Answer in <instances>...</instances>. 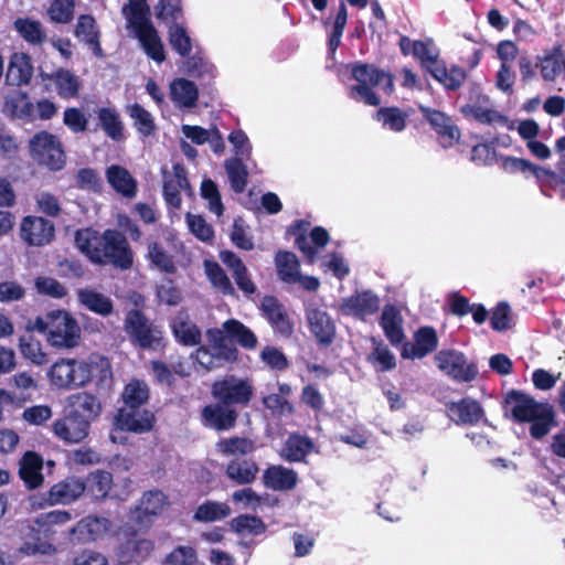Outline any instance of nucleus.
Returning a JSON list of instances; mask_svg holds the SVG:
<instances>
[{"instance_id": "obj_56", "label": "nucleus", "mask_w": 565, "mask_h": 565, "mask_svg": "<svg viewBox=\"0 0 565 565\" xmlns=\"http://www.w3.org/2000/svg\"><path fill=\"white\" fill-rule=\"evenodd\" d=\"M206 275L216 289L225 296H233L235 289L223 268L216 262H206Z\"/></svg>"}, {"instance_id": "obj_51", "label": "nucleus", "mask_w": 565, "mask_h": 565, "mask_svg": "<svg viewBox=\"0 0 565 565\" xmlns=\"http://www.w3.org/2000/svg\"><path fill=\"white\" fill-rule=\"evenodd\" d=\"M374 348L369 354L367 361L375 367L377 372H388L396 367L395 355L382 342L373 339Z\"/></svg>"}, {"instance_id": "obj_52", "label": "nucleus", "mask_w": 565, "mask_h": 565, "mask_svg": "<svg viewBox=\"0 0 565 565\" xmlns=\"http://www.w3.org/2000/svg\"><path fill=\"white\" fill-rule=\"evenodd\" d=\"M172 333L179 343L185 347H195L201 343V330L195 323L179 321L173 324Z\"/></svg>"}, {"instance_id": "obj_61", "label": "nucleus", "mask_w": 565, "mask_h": 565, "mask_svg": "<svg viewBox=\"0 0 565 565\" xmlns=\"http://www.w3.org/2000/svg\"><path fill=\"white\" fill-rule=\"evenodd\" d=\"M201 195L209 202V210L221 216L224 213L221 194L216 183L211 179H204L201 183Z\"/></svg>"}, {"instance_id": "obj_28", "label": "nucleus", "mask_w": 565, "mask_h": 565, "mask_svg": "<svg viewBox=\"0 0 565 565\" xmlns=\"http://www.w3.org/2000/svg\"><path fill=\"white\" fill-rule=\"evenodd\" d=\"M298 473L282 465H271L264 470L263 483L273 491H290L298 484Z\"/></svg>"}, {"instance_id": "obj_41", "label": "nucleus", "mask_w": 565, "mask_h": 565, "mask_svg": "<svg viewBox=\"0 0 565 565\" xmlns=\"http://www.w3.org/2000/svg\"><path fill=\"white\" fill-rule=\"evenodd\" d=\"M222 327L233 343H237L247 350H253L256 348L257 337L239 320L228 319L223 323Z\"/></svg>"}, {"instance_id": "obj_9", "label": "nucleus", "mask_w": 565, "mask_h": 565, "mask_svg": "<svg viewBox=\"0 0 565 565\" xmlns=\"http://www.w3.org/2000/svg\"><path fill=\"white\" fill-rule=\"evenodd\" d=\"M51 384L60 390H74L87 385L93 377L92 364L76 359H60L47 371Z\"/></svg>"}, {"instance_id": "obj_29", "label": "nucleus", "mask_w": 565, "mask_h": 565, "mask_svg": "<svg viewBox=\"0 0 565 565\" xmlns=\"http://www.w3.org/2000/svg\"><path fill=\"white\" fill-rule=\"evenodd\" d=\"M74 35L86 44L96 57H103L104 52L100 45V32L96 20L92 14H81L74 29Z\"/></svg>"}, {"instance_id": "obj_4", "label": "nucleus", "mask_w": 565, "mask_h": 565, "mask_svg": "<svg viewBox=\"0 0 565 565\" xmlns=\"http://www.w3.org/2000/svg\"><path fill=\"white\" fill-rule=\"evenodd\" d=\"M351 78L356 84L349 86L348 96L366 106L379 107L382 103L375 87H381L387 96L395 90L394 75L371 63L355 62L351 64Z\"/></svg>"}, {"instance_id": "obj_20", "label": "nucleus", "mask_w": 565, "mask_h": 565, "mask_svg": "<svg viewBox=\"0 0 565 565\" xmlns=\"http://www.w3.org/2000/svg\"><path fill=\"white\" fill-rule=\"evenodd\" d=\"M90 426L87 420L65 408L63 417L54 422L53 431L65 443L77 444L89 435Z\"/></svg>"}, {"instance_id": "obj_26", "label": "nucleus", "mask_w": 565, "mask_h": 565, "mask_svg": "<svg viewBox=\"0 0 565 565\" xmlns=\"http://www.w3.org/2000/svg\"><path fill=\"white\" fill-rule=\"evenodd\" d=\"M66 409H70L92 425L100 416L103 406L93 393L78 392L67 397Z\"/></svg>"}, {"instance_id": "obj_2", "label": "nucleus", "mask_w": 565, "mask_h": 565, "mask_svg": "<svg viewBox=\"0 0 565 565\" xmlns=\"http://www.w3.org/2000/svg\"><path fill=\"white\" fill-rule=\"evenodd\" d=\"M74 238L76 247L93 264L111 265L120 270H129L134 266V250L118 230L107 228L99 233L92 227L79 228Z\"/></svg>"}, {"instance_id": "obj_48", "label": "nucleus", "mask_w": 565, "mask_h": 565, "mask_svg": "<svg viewBox=\"0 0 565 565\" xmlns=\"http://www.w3.org/2000/svg\"><path fill=\"white\" fill-rule=\"evenodd\" d=\"M12 117L19 119H29L33 116L34 106L26 92L15 90L11 93L4 104Z\"/></svg>"}, {"instance_id": "obj_53", "label": "nucleus", "mask_w": 565, "mask_h": 565, "mask_svg": "<svg viewBox=\"0 0 565 565\" xmlns=\"http://www.w3.org/2000/svg\"><path fill=\"white\" fill-rule=\"evenodd\" d=\"M19 348L22 355L36 365L47 362V354L42 350V345L31 333L21 335L19 339Z\"/></svg>"}, {"instance_id": "obj_59", "label": "nucleus", "mask_w": 565, "mask_h": 565, "mask_svg": "<svg viewBox=\"0 0 565 565\" xmlns=\"http://www.w3.org/2000/svg\"><path fill=\"white\" fill-rule=\"evenodd\" d=\"M169 43L180 56L186 57L191 54V38L186 30L177 23L169 28Z\"/></svg>"}, {"instance_id": "obj_17", "label": "nucleus", "mask_w": 565, "mask_h": 565, "mask_svg": "<svg viewBox=\"0 0 565 565\" xmlns=\"http://www.w3.org/2000/svg\"><path fill=\"white\" fill-rule=\"evenodd\" d=\"M438 335L434 327L422 326L413 333V342H404L401 355L403 359L420 360L438 348Z\"/></svg>"}, {"instance_id": "obj_55", "label": "nucleus", "mask_w": 565, "mask_h": 565, "mask_svg": "<svg viewBox=\"0 0 565 565\" xmlns=\"http://www.w3.org/2000/svg\"><path fill=\"white\" fill-rule=\"evenodd\" d=\"M72 515L68 511L64 510H53L46 513L39 514L34 523L38 526L39 532L44 533L45 535L53 534L54 525H62L71 521Z\"/></svg>"}, {"instance_id": "obj_47", "label": "nucleus", "mask_w": 565, "mask_h": 565, "mask_svg": "<svg viewBox=\"0 0 565 565\" xmlns=\"http://www.w3.org/2000/svg\"><path fill=\"white\" fill-rule=\"evenodd\" d=\"M231 512L227 503L207 500L196 508L193 519L204 523L215 522L227 518Z\"/></svg>"}, {"instance_id": "obj_12", "label": "nucleus", "mask_w": 565, "mask_h": 565, "mask_svg": "<svg viewBox=\"0 0 565 565\" xmlns=\"http://www.w3.org/2000/svg\"><path fill=\"white\" fill-rule=\"evenodd\" d=\"M156 424L157 417L149 408L118 407L113 419L115 430L137 435L152 431Z\"/></svg>"}, {"instance_id": "obj_50", "label": "nucleus", "mask_w": 565, "mask_h": 565, "mask_svg": "<svg viewBox=\"0 0 565 565\" xmlns=\"http://www.w3.org/2000/svg\"><path fill=\"white\" fill-rule=\"evenodd\" d=\"M46 77L54 82L57 93L61 97L70 98L78 94V81L68 70L58 68Z\"/></svg>"}, {"instance_id": "obj_60", "label": "nucleus", "mask_w": 565, "mask_h": 565, "mask_svg": "<svg viewBox=\"0 0 565 565\" xmlns=\"http://www.w3.org/2000/svg\"><path fill=\"white\" fill-rule=\"evenodd\" d=\"M76 189L99 193L103 189V181L97 171L93 168H82L75 174Z\"/></svg>"}, {"instance_id": "obj_25", "label": "nucleus", "mask_w": 565, "mask_h": 565, "mask_svg": "<svg viewBox=\"0 0 565 565\" xmlns=\"http://www.w3.org/2000/svg\"><path fill=\"white\" fill-rule=\"evenodd\" d=\"M33 71L34 67L31 56L24 52H14L9 60L6 83L17 87L29 85L33 76Z\"/></svg>"}, {"instance_id": "obj_33", "label": "nucleus", "mask_w": 565, "mask_h": 565, "mask_svg": "<svg viewBox=\"0 0 565 565\" xmlns=\"http://www.w3.org/2000/svg\"><path fill=\"white\" fill-rule=\"evenodd\" d=\"M313 448L315 444L311 438L292 434L286 439L280 457L287 462H302Z\"/></svg>"}, {"instance_id": "obj_27", "label": "nucleus", "mask_w": 565, "mask_h": 565, "mask_svg": "<svg viewBox=\"0 0 565 565\" xmlns=\"http://www.w3.org/2000/svg\"><path fill=\"white\" fill-rule=\"evenodd\" d=\"M446 406L449 418L459 425H475L484 416L480 403L470 397L450 402Z\"/></svg>"}, {"instance_id": "obj_40", "label": "nucleus", "mask_w": 565, "mask_h": 565, "mask_svg": "<svg viewBox=\"0 0 565 565\" xmlns=\"http://www.w3.org/2000/svg\"><path fill=\"white\" fill-rule=\"evenodd\" d=\"M277 274L279 278L287 284H294L301 278L299 268L300 263L295 253L279 250L275 256Z\"/></svg>"}, {"instance_id": "obj_42", "label": "nucleus", "mask_w": 565, "mask_h": 565, "mask_svg": "<svg viewBox=\"0 0 565 565\" xmlns=\"http://www.w3.org/2000/svg\"><path fill=\"white\" fill-rule=\"evenodd\" d=\"M147 260L152 268L164 274H175L177 266L173 256L170 255L164 247L158 242H150L147 247Z\"/></svg>"}, {"instance_id": "obj_31", "label": "nucleus", "mask_w": 565, "mask_h": 565, "mask_svg": "<svg viewBox=\"0 0 565 565\" xmlns=\"http://www.w3.org/2000/svg\"><path fill=\"white\" fill-rule=\"evenodd\" d=\"M380 326L393 347L404 343L403 317L394 305H385L380 318Z\"/></svg>"}, {"instance_id": "obj_45", "label": "nucleus", "mask_w": 565, "mask_h": 565, "mask_svg": "<svg viewBox=\"0 0 565 565\" xmlns=\"http://www.w3.org/2000/svg\"><path fill=\"white\" fill-rule=\"evenodd\" d=\"M97 116L99 126L110 139L119 141L124 138V125L115 108L102 107L98 109Z\"/></svg>"}, {"instance_id": "obj_44", "label": "nucleus", "mask_w": 565, "mask_h": 565, "mask_svg": "<svg viewBox=\"0 0 565 565\" xmlns=\"http://www.w3.org/2000/svg\"><path fill=\"white\" fill-rule=\"evenodd\" d=\"M373 119L381 122L384 128L401 132L406 128L408 114L396 106L380 107Z\"/></svg>"}, {"instance_id": "obj_14", "label": "nucleus", "mask_w": 565, "mask_h": 565, "mask_svg": "<svg viewBox=\"0 0 565 565\" xmlns=\"http://www.w3.org/2000/svg\"><path fill=\"white\" fill-rule=\"evenodd\" d=\"M418 109L423 118L436 132L441 148L448 149L459 145L461 131L450 116L438 109L426 106H419Z\"/></svg>"}, {"instance_id": "obj_43", "label": "nucleus", "mask_w": 565, "mask_h": 565, "mask_svg": "<svg viewBox=\"0 0 565 565\" xmlns=\"http://www.w3.org/2000/svg\"><path fill=\"white\" fill-rule=\"evenodd\" d=\"M224 168L227 173L231 189L235 193H243L248 183V170L242 158L232 157L225 160Z\"/></svg>"}, {"instance_id": "obj_7", "label": "nucleus", "mask_w": 565, "mask_h": 565, "mask_svg": "<svg viewBox=\"0 0 565 565\" xmlns=\"http://www.w3.org/2000/svg\"><path fill=\"white\" fill-rule=\"evenodd\" d=\"M413 57L418 60L420 67L448 90L459 89L466 81V71L455 65L448 68L439 58V50L430 39L415 40Z\"/></svg>"}, {"instance_id": "obj_1", "label": "nucleus", "mask_w": 565, "mask_h": 565, "mask_svg": "<svg viewBox=\"0 0 565 565\" xmlns=\"http://www.w3.org/2000/svg\"><path fill=\"white\" fill-rule=\"evenodd\" d=\"M210 393L213 402L200 411V423L206 429L223 433L236 427L241 411L254 397V386L248 379L226 374L211 384Z\"/></svg>"}, {"instance_id": "obj_19", "label": "nucleus", "mask_w": 565, "mask_h": 565, "mask_svg": "<svg viewBox=\"0 0 565 565\" xmlns=\"http://www.w3.org/2000/svg\"><path fill=\"white\" fill-rule=\"evenodd\" d=\"M306 319L311 334L320 347H329L337 334L335 322L331 316L320 308H307Z\"/></svg>"}, {"instance_id": "obj_3", "label": "nucleus", "mask_w": 565, "mask_h": 565, "mask_svg": "<svg viewBox=\"0 0 565 565\" xmlns=\"http://www.w3.org/2000/svg\"><path fill=\"white\" fill-rule=\"evenodd\" d=\"M504 415L515 423H530V436L540 440L556 426L555 411L547 402H537L522 391L511 390L502 403Z\"/></svg>"}, {"instance_id": "obj_10", "label": "nucleus", "mask_w": 565, "mask_h": 565, "mask_svg": "<svg viewBox=\"0 0 565 565\" xmlns=\"http://www.w3.org/2000/svg\"><path fill=\"white\" fill-rule=\"evenodd\" d=\"M85 493L83 478L68 476L54 483L46 492L29 497L32 509H43L57 504H71Z\"/></svg>"}, {"instance_id": "obj_38", "label": "nucleus", "mask_w": 565, "mask_h": 565, "mask_svg": "<svg viewBox=\"0 0 565 565\" xmlns=\"http://www.w3.org/2000/svg\"><path fill=\"white\" fill-rule=\"evenodd\" d=\"M310 226L309 221L296 220L288 227L287 233L295 237V246L301 252L307 263L313 264L318 258V253L308 242Z\"/></svg>"}, {"instance_id": "obj_49", "label": "nucleus", "mask_w": 565, "mask_h": 565, "mask_svg": "<svg viewBox=\"0 0 565 565\" xmlns=\"http://www.w3.org/2000/svg\"><path fill=\"white\" fill-rule=\"evenodd\" d=\"M128 115L134 119V127L142 137H150L156 132L152 115L143 106L135 103L127 108Z\"/></svg>"}, {"instance_id": "obj_37", "label": "nucleus", "mask_w": 565, "mask_h": 565, "mask_svg": "<svg viewBox=\"0 0 565 565\" xmlns=\"http://www.w3.org/2000/svg\"><path fill=\"white\" fill-rule=\"evenodd\" d=\"M77 298L82 306L87 310L107 317L114 311L113 300L102 292L94 289L82 288L77 290Z\"/></svg>"}, {"instance_id": "obj_8", "label": "nucleus", "mask_w": 565, "mask_h": 565, "mask_svg": "<svg viewBox=\"0 0 565 565\" xmlns=\"http://www.w3.org/2000/svg\"><path fill=\"white\" fill-rule=\"evenodd\" d=\"M124 330L131 344L142 350H158L166 345L163 330L141 309H130L124 320Z\"/></svg>"}, {"instance_id": "obj_39", "label": "nucleus", "mask_w": 565, "mask_h": 565, "mask_svg": "<svg viewBox=\"0 0 565 565\" xmlns=\"http://www.w3.org/2000/svg\"><path fill=\"white\" fill-rule=\"evenodd\" d=\"M170 96L174 104L190 108L195 106L199 99V89L190 79L175 78L170 85Z\"/></svg>"}, {"instance_id": "obj_58", "label": "nucleus", "mask_w": 565, "mask_h": 565, "mask_svg": "<svg viewBox=\"0 0 565 565\" xmlns=\"http://www.w3.org/2000/svg\"><path fill=\"white\" fill-rule=\"evenodd\" d=\"M74 0H53L47 9V15L54 23L67 24L74 19Z\"/></svg>"}, {"instance_id": "obj_54", "label": "nucleus", "mask_w": 565, "mask_h": 565, "mask_svg": "<svg viewBox=\"0 0 565 565\" xmlns=\"http://www.w3.org/2000/svg\"><path fill=\"white\" fill-rule=\"evenodd\" d=\"M217 450L226 456L248 455L255 450L253 440L246 437L233 436L222 439L217 443Z\"/></svg>"}, {"instance_id": "obj_15", "label": "nucleus", "mask_w": 565, "mask_h": 565, "mask_svg": "<svg viewBox=\"0 0 565 565\" xmlns=\"http://www.w3.org/2000/svg\"><path fill=\"white\" fill-rule=\"evenodd\" d=\"M380 307V297L372 290L365 289L355 290L351 296L343 298L338 310L343 316L365 321L367 317L375 315Z\"/></svg>"}, {"instance_id": "obj_24", "label": "nucleus", "mask_w": 565, "mask_h": 565, "mask_svg": "<svg viewBox=\"0 0 565 565\" xmlns=\"http://www.w3.org/2000/svg\"><path fill=\"white\" fill-rule=\"evenodd\" d=\"M43 458L35 451H26L19 461V478L23 481L26 490H36L44 483Z\"/></svg>"}, {"instance_id": "obj_46", "label": "nucleus", "mask_w": 565, "mask_h": 565, "mask_svg": "<svg viewBox=\"0 0 565 565\" xmlns=\"http://www.w3.org/2000/svg\"><path fill=\"white\" fill-rule=\"evenodd\" d=\"M348 23V9L343 1H340L337 14L331 25V30L328 34L327 40V50L329 55L333 56L341 45V39L344 32V29Z\"/></svg>"}, {"instance_id": "obj_21", "label": "nucleus", "mask_w": 565, "mask_h": 565, "mask_svg": "<svg viewBox=\"0 0 565 565\" xmlns=\"http://www.w3.org/2000/svg\"><path fill=\"white\" fill-rule=\"evenodd\" d=\"M262 316L269 322L274 332L289 338L294 332V324L284 307L275 296H265L260 301Z\"/></svg>"}, {"instance_id": "obj_5", "label": "nucleus", "mask_w": 565, "mask_h": 565, "mask_svg": "<svg viewBox=\"0 0 565 565\" xmlns=\"http://www.w3.org/2000/svg\"><path fill=\"white\" fill-rule=\"evenodd\" d=\"M121 13L127 21V28L134 31L147 56L159 64L164 62L163 43L150 19L151 12L147 0H128Z\"/></svg>"}, {"instance_id": "obj_23", "label": "nucleus", "mask_w": 565, "mask_h": 565, "mask_svg": "<svg viewBox=\"0 0 565 565\" xmlns=\"http://www.w3.org/2000/svg\"><path fill=\"white\" fill-rule=\"evenodd\" d=\"M168 503V497L161 490L146 491L131 511L134 522L138 526L148 525L151 518L158 516Z\"/></svg>"}, {"instance_id": "obj_22", "label": "nucleus", "mask_w": 565, "mask_h": 565, "mask_svg": "<svg viewBox=\"0 0 565 565\" xmlns=\"http://www.w3.org/2000/svg\"><path fill=\"white\" fill-rule=\"evenodd\" d=\"M460 113L467 119L491 125L494 121V109L491 99L478 86L470 89L467 104L460 107Z\"/></svg>"}, {"instance_id": "obj_64", "label": "nucleus", "mask_w": 565, "mask_h": 565, "mask_svg": "<svg viewBox=\"0 0 565 565\" xmlns=\"http://www.w3.org/2000/svg\"><path fill=\"white\" fill-rule=\"evenodd\" d=\"M168 565H200L196 551L192 546H177L166 558Z\"/></svg>"}, {"instance_id": "obj_30", "label": "nucleus", "mask_w": 565, "mask_h": 565, "mask_svg": "<svg viewBox=\"0 0 565 565\" xmlns=\"http://www.w3.org/2000/svg\"><path fill=\"white\" fill-rule=\"evenodd\" d=\"M13 28L19 36L33 47H42L47 42L46 29L40 20L19 17L13 21Z\"/></svg>"}, {"instance_id": "obj_11", "label": "nucleus", "mask_w": 565, "mask_h": 565, "mask_svg": "<svg viewBox=\"0 0 565 565\" xmlns=\"http://www.w3.org/2000/svg\"><path fill=\"white\" fill-rule=\"evenodd\" d=\"M30 152L39 166L50 171H60L65 167L66 154L61 140L45 130L36 132L30 140Z\"/></svg>"}, {"instance_id": "obj_34", "label": "nucleus", "mask_w": 565, "mask_h": 565, "mask_svg": "<svg viewBox=\"0 0 565 565\" xmlns=\"http://www.w3.org/2000/svg\"><path fill=\"white\" fill-rule=\"evenodd\" d=\"M106 179L110 186L122 196L128 199L136 196L137 182L126 168L111 164L106 170Z\"/></svg>"}, {"instance_id": "obj_18", "label": "nucleus", "mask_w": 565, "mask_h": 565, "mask_svg": "<svg viewBox=\"0 0 565 565\" xmlns=\"http://www.w3.org/2000/svg\"><path fill=\"white\" fill-rule=\"evenodd\" d=\"M54 234V224L42 216L28 215L21 222V238L30 246H44L51 243Z\"/></svg>"}, {"instance_id": "obj_6", "label": "nucleus", "mask_w": 565, "mask_h": 565, "mask_svg": "<svg viewBox=\"0 0 565 565\" xmlns=\"http://www.w3.org/2000/svg\"><path fill=\"white\" fill-rule=\"evenodd\" d=\"M33 329L46 335L47 342L57 349H73L79 344L81 327L66 310L55 309L36 317Z\"/></svg>"}, {"instance_id": "obj_13", "label": "nucleus", "mask_w": 565, "mask_h": 565, "mask_svg": "<svg viewBox=\"0 0 565 565\" xmlns=\"http://www.w3.org/2000/svg\"><path fill=\"white\" fill-rule=\"evenodd\" d=\"M435 362L439 370L456 382H472L479 374L477 364L468 362L465 354L456 350L439 351L435 355Z\"/></svg>"}, {"instance_id": "obj_16", "label": "nucleus", "mask_w": 565, "mask_h": 565, "mask_svg": "<svg viewBox=\"0 0 565 565\" xmlns=\"http://www.w3.org/2000/svg\"><path fill=\"white\" fill-rule=\"evenodd\" d=\"M111 527L113 522L108 518L89 514L68 530V537L73 543H92L103 539Z\"/></svg>"}, {"instance_id": "obj_35", "label": "nucleus", "mask_w": 565, "mask_h": 565, "mask_svg": "<svg viewBox=\"0 0 565 565\" xmlns=\"http://www.w3.org/2000/svg\"><path fill=\"white\" fill-rule=\"evenodd\" d=\"M122 405L120 407L145 408L150 399L149 385L139 379L130 380L120 394Z\"/></svg>"}, {"instance_id": "obj_62", "label": "nucleus", "mask_w": 565, "mask_h": 565, "mask_svg": "<svg viewBox=\"0 0 565 565\" xmlns=\"http://www.w3.org/2000/svg\"><path fill=\"white\" fill-rule=\"evenodd\" d=\"M191 233L202 242H211L214 237V230L202 215L186 213L185 215Z\"/></svg>"}, {"instance_id": "obj_32", "label": "nucleus", "mask_w": 565, "mask_h": 565, "mask_svg": "<svg viewBox=\"0 0 565 565\" xmlns=\"http://www.w3.org/2000/svg\"><path fill=\"white\" fill-rule=\"evenodd\" d=\"M85 486V493L94 502H100L105 500L113 484V475L109 471L97 469L89 472L85 479H83Z\"/></svg>"}, {"instance_id": "obj_36", "label": "nucleus", "mask_w": 565, "mask_h": 565, "mask_svg": "<svg viewBox=\"0 0 565 565\" xmlns=\"http://www.w3.org/2000/svg\"><path fill=\"white\" fill-rule=\"evenodd\" d=\"M259 472V467L252 459L231 460L225 468L226 477L236 484H249L254 482Z\"/></svg>"}, {"instance_id": "obj_63", "label": "nucleus", "mask_w": 565, "mask_h": 565, "mask_svg": "<svg viewBox=\"0 0 565 565\" xmlns=\"http://www.w3.org/2000/svg\"><path fill=\"white\" fill-rule=\"evenodd\" d=\"M260 360L274 371H285L289 367L287 356L276 347L266 345L260 352Z\"/></svg>"}, {"instance_id": "obj_57", "label": "nucleus", "mask_w": 565, "mask_h": 565, "mask_svg": "<svg viewBox=\"0 0 565 565\" xmlns=\"http://www.w3.org/2000/svg\"><path fill=\"white\" fill-rule=\"evenodd\" d=\"M540 67L541 76L546 82H554L561 73V63L556 45L547 51L543 56H539V63L535 65Z\"/></svg>"}]
</instances>
